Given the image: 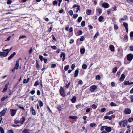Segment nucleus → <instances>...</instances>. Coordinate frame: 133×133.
Returning <instances> with one entry per match:
<instances>
[{
  "instance_id": "nucleus-1",
  "label": "nucleus",
  "mask_w": 133,
  "mask_h": 133,
  "mask_svg": "<svg viewBox=\"0 0 133 133\" xmlns=\"http://www.w3.org/2000/svg\"><path fill=\"white\" fill-rule=\"evenodd\" d=\"M119 124L122 127H124L127 125V121L124 120L123 121H121L119 122Z\"/></svg>"
},
{
  "instance_id": "nucleus-2",
  "label": "nucleus",
  "mask_w": 133,
  "mask_h": 133,
  "mask_svg": "<svg viewBox=\"0 0 133 133\" xmlns=\"http://www.w3.org/2000/svg\"><path fill=\"white\" fill-rule=\"evenodd\" d=\"M5 51L3 52L0 51V56L2 57H6L9 53V51H7V52Z\"/></svg>"
},
{
  "instance_id": "nucleus-3",
  "label": "nucleus",
  "mask_w": 133,
  "mask_h": 133,
  "mask_svg": "<svg viewBox=\"0 0 133 133\" xmlns=\"http://www.w3.org/2000/svg\"><path fill=\"white\" fill-rule=\"evenodd\" d=\"M61 96L63 97L65 96V94L64 92L63 89L61 87L59 90Z\"/></svg>"
},
{
  "instance_id": "nucleus-4",
  "label": "nucleus",
  "mask_w": 133,
  "mask_h": 133,
  "mask_svg": "<svg viewBox=\"0 0 133 133\" xmlns=\"http://www.w3.org/2000/svg\"><path fill=\"white\" fill-rule=\"evenodd\" d=\"M97 88V87L95 85H92L90 86L89 90L91 92H93Z\"/></svg>"
},
{
  "instance_id": "nucleus-5",
  "label": "nucleus",
  "mask_w": 133,
  "mask_h": 133,
  "mask_svg": "<svg viewBox=\"0 0 133 133\" xmlns=\"http://www.w3.org/2000/svg\"><path fill=\"white\" fill-rule=\"evenodd\" d=\"M133 58V55L131 54H130L127 55V59L128 61H131Z\"/></svg>"
},
{
  "instance_id": "nucleus-6",
  "label": "nucleus",
  "mask_w": 133,
  "mask_h": 133,
  "mask_svg": "<svg viewBox=\"0 0 133 133\" xmlns=\"http://www.w3.org/2000/svg\"><path fill=\"white\" fill-rule=\"evenodd\" d=\"M17 110H14L13 109H10V111L11 112V115L12 116H14L16 114Z\"/></svg>"
},
{
  "instance_id": "nucleus-7",
  "label": "nucleus",
  "mask_w": 133,
  "mask_h": 133,
  "mask_svg": "<svg viewBox=\"0 0 133 133\" xmlns=\"http://www.w3.org/2000/svg\"><path fill=\"white\" fill-rule=\"evenodd\" d=\"M131 110L128 108L125 109L124 111V112L126 114H129L131 112Z\"/></svg>"
},
{
  "instance_id": "nucleus-8",
  "label": "nucleus",
  "mask_w": 133,
  "mask_h": 133,
  "mask_svg": "<svg viewBox=\"0 0 133 133\" xmlns=\"http://www.w3.org/2000/svg\"><path fill=\"white\" fill-rule=\"evenodd\" d=\"M7 110L6 108L4 109L0 112V115L1 116H3L5 115Z\"/></svg>"
},
{
  "instance_id": "nucleus-9",
  "label": "nucleus",
  "mask_w": 133,
  "mask_h": 133,
  "mask_svg": "<svg viewBox=\"0 0 133 133\" xmlns=\"http://www.w3.org/2000/svg\"><path fill=\"white\" fill-rule=\"evenodd\" d=\"M109 6V5L107 3H104L102 5V6L106 8H108Z\"/></svg>"
},
{
  "instance_id": "nucleus-10",
  "label": "nucleus",
  "mask_w": 133,
  "mask_h": 133,
  "mask_svg": "<svg viewBox=\"0 0 133 133\" xmlns=\"http://www.w3.org/2000/svg\"><path fill=\"white\" fill-rule=\"evenodd\" d=\"M16 53L15 52H13L8 58V59L9 60H10L16 55Z\"/></svg>"
},
{
  "instance_id": "nucleus-11",
  "label": "nucleus",
  "mask_w": 133,
  "mask_h": 133,
  "mask_svg": "<svg viewBox=\"0 0 133 133\" xmlns=\"http://www.w3.org/2000/svg\"><path fill=\"white\" fill-rule=\"evenodd\" d=\"M25 117L23 116H22V118L20 119L19 123L21 124H23L25 121Z\"/></svg>"
},
{
  "instance_id": "nucleus-12",
  "label": "nucleus",
  "mask_w": 133,
  "mask_h": 133,
  "mask_svg": "<svg viewBox=\"0 0 133 133\" xmlns=\"http://www.w3.org/2000/svg\"><path fill=\"white\" fill-rule=\"evenodd\" d=\"M19 66V60H17L16 62V63L15 67H14L16 69H18Z\"/></svg>"
},
{
  "instance_id": "nucleus-13",
  "label": "nucleus",
  "mask_w": 133,
  "mask_h": 133,
  "mask_svg": "<svg viewBox=\"0 0 133 133\" xmlns=\"http://www.w3.org/2000/svg\"><path fill=\"white\" fill-rule=\"evenodd\" d=\"M30 110L31 111L32 114L33 115H36L35 110L33 108H30Z\"/></svg>"
},
{
  "instance_id": "nucleus-14",
  "label": "nucleus",
  "mask_w": 133,
  "mask_h": 133,
  "mask_svg": "<svg viewBox=\"0 0 133 133\" xmlns=\"http://www.w3.org/2000/svg\"><path fill=\"white\" fill-rule=\"evenodd\" d=\"M125 78V76L124 74H122L121 75V77L119 78L120 81H123Z\"/></svg>"
},
{
  "instance_id": "nucleus-15",
  "label": "nucleus",
  "mask_w": 133,
  "mask_h": 133,
  "mask_svg": "<svg viewBox=\"0 0 133 133\" xmlns=\"http://www.w3.org/2000/svg\"><path fill=\"white\" fill-rule=\"evenodd\" d=\"M127 18H128L127 16L126 15L125 16L123 17V18H121L120 19L119 22H122V21H121L122 20H124L126 19Z\"/></svg>"
},
{
  "instance_id": "nucleus-16",
  "label": "nucleus",
  "mask_w": 133,
  "mask_h": 133,
  "mask_svg": "<svg viewBox=\"0 0 133 133\" xmlns=\"http://www.w3.org/2000/svg\"><path fill=\"white\" fill-rule=\"evenodd\" d=\"M79 72V70L78 69H77L75 71V73L74 74V76L75 77H77L78 74Z\"/></svg>"
},
{
  "instance_id": "nucleus-17",
  "label": "nucleus",
  "mask_w": 133,
  "mask_h": 133,
  "mask_svg": "<svg viewBox=\"0 0 133 133\" xmlns=\"http://www.w3.org/2000/svg\"><path fill=\"white\" fill-rule=\"evenodd\" d=\"M105 130L108 132H110L111 131V129L110 127H106Z\"/></svg>"
},
{
  "instance_id": "nucleus-18",
  "label": "nucleus",
  "mask_w": 133,
  "mask_h": 133,
  "mask_svg": "<svg viewBox=\"0 0 133 133\" xmlns=\"http://www.w3.org/2000/svg\"><path fill=\"white\" fill-rule=\"evenodd\" d=\"M104 118L106 119H108L109 120H111L112 119V117L111 116H105L104 117Z\"/></svg>"
},
{
  "instance_id": "nucleus-19",
  "label": "nucleus",
  "mask_w": 133,
  "mask_h": 133,
  "mask_svg": "<svg viewBox=\"0 0 133 133\" xmlns=\"http://www.w3.org/2000/svg\"><path fill=\"white\" fill-rule=\"evenodd\" d=\"M109 48L110 50L112 51H113L114 50V46L113 45H111L110 46Z\"/></svg>"
},
{
  "instance_id": "nucleus-20",
  "label": "nucleus",
  "mask_w": 133,
  "mask_h": 133,
  "mask_svg": "<svg viewBox=\"0 0 133 133\" xmlns=\"http://www.w3.org/2000/svg\"><path fill=\"white\" fill-rule=\"evenodd\" d=\"M86 12L87 15H89L91 14V11L90 10H87Z\"/></svg>"
},
{
  "instance_id": "nucleus-21",
  "label": "nucleus",
  "mask_w": 133,
  "mask_h": 133,
  "mask_svg": "<svg viewBox=\"0 0 133 133\" xmlns=\"http://www.w3.org/2000/svg\"><path fill=\"white\" fill-rule=\"evenodd\" d=\"M76 100V97L75 96H74L71 99V101L72 103H74L75 102Z\"/></svg>"
},
{
  "instance_id": "nucleus-22",
  "label": "nucleus",
  "mask_w": 133,
  "mask_h": 133,
  "mask_svg": "<svg viewBox=\"0 0 133 133\" xmlns=\"http://www.w3.org/2000/svg\"><path fill=\"white\" fill-rule=\"evenodd\" d=\"M80 52L82 54H84L85 52V49L83 48H81L80 50Z\"/></svg>"
},
{
  "instance_id": "nucleus-23",
  "label": "nucleus",
  "mask_w": 133,
  "mask_h": 133,
  "mask_svg": "<svg viewBox=\"0 0 133 133\" xmlns=\"http://www.w3.org/2000/svg\"><path fill=\"white\" fill-rule=\"evenodd\" d=\"M8 96H5L1 99V101L2 102L4 101L5 99H6L8 98Z\"/></svg>"
},
{
  "instance_id": "nucleus-24",
  "label": "nucleus",
  "mask_w": 133,
  "mask_h": 133,
  "mask_svg": "<svg viewBox=\"0 0 133 133\" xmlns=\"http://www.w3.org/2000/svg\"><path fill=\"white\" fill-rule=\"evenodd\" d=\"M69 118L72 119H75L77 118V117L76 116H71L69 117Z\"/></svg>"
},
{
  "instance_id": "nucleus-25",
  "label": "nucleus",
  "mask_w": 133,
  "mask_h": 133,
  "mask_svg": "<svg viewBox=\"0 0 133 133\" xmlns=\"http://www.w3.org/2000/svg\"><path fill=\"white\" fill-rule=\"evenodd\" d=\"M38 103L39 104V105L40 107H42L43 106V103L41 101H38Z\"/></svg>"
},
{
  "instance_id": "nucleus-26",
  "label": "nucleus",
  "mask_w": 133,
  "mask_h": 133,
  "mask_svg": "<svg viewBox=\"0 0 133 133\" xmlns=\"http://www.w3.org/2000/svg\"><path fill=\"white\" fill-rule=\"evenodd\" d=\"M104 19L103 17L102 16H100L99 18V22H101Z\"/></svg>"
},
{
  "instance_id": "nucleus-27",
  "label": "nucleus",
  "mask_w": 133,
  "mask_h": 133,
  "mask_svg": "<svg viewBox=\"0 0 133 133\" xmlns=\"http://www.w3.org/2000/svg\"><path fill=\"white\" fill-rule=\"evenodd\" d=\"M117 67H115L113 69L112 72L113 73H115L117 71Z\"/></svg>"
},
{
  "instance_id": "nucleus-28",
  "label": "nucleus",
  "mask_w": 133,
  "mask_h": 133,
  "mask_svg": "<svg viewBox=\"0 0 133 133\" xmlns=\"http://www.w3.org/2000/svg\"><path fill=\"white\" fill-rule=\"evenodd\" d=\"M124 82V84L125 85H130V83L129 82V81H125Z\"/></svg>"
},
{
  "instance_id": "nucleus-29",
  "label": "nucleus",
  "mask_w": 133,
  "mask_h": 133,
  "mask_svg": "<svg viewBox=\"0 0 133 133\" xmlns=\"http://www.w3.org/2000/svg\"><path fill=\"white\" fill-rule=\"evenodd\" d=\"M123 25L125 27V28H128V24L125 22H124L123 23Z\"/></svg>"
},
{
  "instance_id": "nucleus-30",
  "label": "nucleus",
  "mask_w": 133,
  "mask_h": 133,
  "mask_svg": "<svg viewBox=\"0 0 133 133\" xmlns=\"http://www.w3.org/2000/svg\"><path fill=\"white\" fill-rule=\"evenodd\" d=\"M82 68L83 69H86L87 67V66L86 64H83L82 66Z\"/></svg>"
},
{
  "instance_id": "nucleus-31",
  "label": "nucleus",
  "mask_w": 133,
  "mask_h": 133,
  "mask_svg": "<svg viewBox=\"0 0 133 133\" xmlns=\"http://www.w3.org/2000/svg\"><path fill=\"white\" fill-rule=\"evenodd\" d=\"M56 108L57 109H58L59 111L61 110L62 109L61 106L60 105H57L56 107Z\"/></svg>"
},
{
  "instance_id": "nucleus-32",
  "label": "nucleus",
  "mask_w": 133,
  "mask_h": 133,
  "mask_svg": "<svg viewBox=\"0 0 133 133\" xmlns=\"http://www.w3.org/2000/svg\"><path fill=\"white\" fill-rule=\"evenodd\" d=\"M91 107L92 108L94 109H95L97 107V105H96L95 104H93L91 105Z\"/></svg>"
},
{
  "instance_id": "nucleus-33",
  "label": "nucleus",
  "mask_w": 133,
  "mask_h": 133,
  "mask_svg": "<svg viewBox=\"0 0 133 133\" xmlns=\"http://www.w3.org/2000/svg\"><path fill=\"white\" fill-rule=\"evenodd\" d=\"M69 65H67L65 66L64 68V70L65 71H67L69 69Z\"/></svg>"
},
{
  "instance_id": "nucleus-34",
  "label": "nucleus",
  "mask_w": 133,
  "mask_h": 133,
  "mask_svg": "<svg viewBox=\"0 0 133 133\" xmlns=\"http://www.w3.org/2000/svg\"><path fill=\"white\" fill-rule=\"evenodd\" d=\"M0 131L1 133H4V131L3 129L1 127H0Z\"/></svg>"
},
{
  "instance_id": "nucleus-35",
  "label": "nucleus",
  "mask_w": 133,
  "mask_h": 133,
  "mask_svg": "<svg viewBox=\"0 0 133 133\" xmlns=\"http://www.w3.org/2000/svg\"><path fill=\"white\" fill-rule=\"evenodd\" d=\"M96 125V124L95 123H91L90 124V126L91 127H93L95 126Z\"/></svg>"
},
{
  "instance_id": "nucleus-36",
  "label": "nucleus",
  "mask_w": 133,
  "mask_h": 133,
  "mask_svg": "<svg viewBox=\"0 0 133 133\" xmlns=\"http://www.w3.org/2000/svg\"><path fill=\"white\" fill-rule=\"evenodd\" d=\"M82 17H79L78 19V21L79 22H80L82 19Z\"/></svg>"
},
{
  "instance_id": "nucleus-37",
  "label": "nucleus",
  "mask_w": 133,
  "mask_h": 133,
  "mask_svg": "<svg viewBox=\"0 0 133 133\" xmlns=\"http://www.w3.org/2000/svg\"><path fill=\"white\" fill-rule=\"evenodd\" d=\"M124 39L126 42H127L128 40V37L127 35H125L124 37Z\"/></svg>"
},
{
  "instance_id": "nucleus-38",
  "label": "nucleus",
  "mask_w": 133,
  "mask_h": 133,
  "mask_svg": "<svg viewBox=\"0 0 133 133\" xmlns=\"http://www.w3.org/2000/svg\"><path fill=\"white\" fill-rule=\"evenodd\" d=\"M83 32L81 30H79L77 32L78 34V35H81L82 34Z\"/></svg>"
},
{
  "instance_id": "nucleus-39",
  "label": "nucleus",
  "mask_w": 133,
  "mask_h": 133,
  "mask_svg": "<svg viewBox=\"0 0 133 133\" xmlns=\"http://www.w3.org/2000/svg\"><path fill=\"white\" fill-rule=\"evenodd\" d=\"M26 37V36L25 35H22L20 36L19 38V39H20L21 38H25Z\"/></svg>"
},
{
  "instance_id": "nucleus-40",
  "label": "nucleus",
  "mask_w": 133,
  "mask_h": 133,
  "mask_svg": "<svg viewBox=\"0 0 133 133\" xmlns=\"http://www.w3.org/2000/svg\"><path fill=\"white\" fill-rule=\"evenodd\" d=\"M85 21H82L81 24V25L83 27L85 25Z\"/></svg>"
},
{
  "instance_id": "nucleus-41",
  "label": "nucleus",
  "mask_w": 133,
  "mask_h": 133,
  "mask_svg": "<svg viewBox=\"0 0 133 133\" xmlns=\"http://www.w3.org/2000/svg\"><path fill=\"white\" fill-rule=\"evenodd\" d=\"M39 58L42 62V61L43 59H44V58L42 55H39Z\"/></svg>"
},
{
  "instance_id": "nucleus-42",
  "label": "nucleus",
  "mask_w": 133,
  "mask_h": 133,
  "mask_svg": "<svg viewBox=\"0 0 133 133\" xmlns=\"http://www.w3.org/2000/svg\"><path fill=\"white\" fill-rule=\"evenodd\" d=\"M12 47H11V48H10V49H6V50H3V51H11L12 50Z\"/></svg>"
},
{
  "instance_id": "nucleus-43",
  "label": "nucleus",
  "mask_w": 133,
  "mask_h": 133,
  "mask_svg": "<svg viewBox=\"0 0 133 133\" xmlns=\"http://www.w3.org/2000/svg\"><path fill=\"white\" fill-rule=\"evenodd\" d=\"M110 105L111 106H116V105L114 102H112L110 103Z\"/></svg>"
},
{
  "instance_id": "nucleus-44",
  "label": "nucleus",
  "mask_w": 133,
  "mask_h": 133,
  "mask_svg": "<svg viewBox=\"0 0 133 133\" xmlns=\"http://www.w3.org/2000/svg\"><path fill=\"white\" fill-rule=\"evenodd\" d=\"M99 34V33L98 32H97L96 34H95L94 37V38H96L97 37V36H98Z\"/></svg>"
},
{
  "instance_id": "nucleus-45",
  "label": "nucleus",
  "mask_w": 133,
  "mask_h": 133,
  "mask_svg": "<svg viewBox=\"0 0 133 133\" xmlns=\"http://www.w3.org/2000/svg\"><path fill=\"white\" fill-rule=\"evenodd\" d=\"M96 79L97 80H99L101 78L100 76L99 75H97L96 76Z\"/></svg>"
},
{
  "instance_id": "nucleus-46",
  "label": "nucleus",
  "mask_w": 133,
  "mask_h": 133,
  "mask_svg": "<svg viewBox=\"0 0 133 133\" xmlns=\"http://www.w3.org/2000/svg\"><path fill=\"white\" fill-rule=\"evenodd\" d=\"M106 110V109L105 108H103L101 109L100 111L101 112H104Z\"/></svg>"
},
{
  "instance_id": "nucleus-47",
  "label": "nucleus",
  "mask_w": 133,
  "mask_h": 133,
  "mask_svg": "<svg viewBox=\"0 0 133 133\" xmlns=\"http://www.w3.org/2000/svg\"><path fill=\"white\" fill-rule=\"evenodd\" d=\"M39 83H38V81H36L35 82V84H34V86H37L38 84H39Z\"/></svg>"
},
{
  "instance_id": "nucleus-48",
  "label": "nucleus",
  "mask_w": 133,
  "mask_h": 133,
  "mask_svg": "<svg viewBox=\"0 0 133 133\" xmlns=\"http://www.w3.org/2000/svg\"><path fill=\"white\" fill-rule=\"evenodd\" d=\"M75 67V65L74 64H72L71 66V68L72 69V70H73Z\"/></svg>"
},
{
  "instance_id": "nucleus-49",
  "label": "nucleus",
  "mask_w": 133,
  "mask_h": 133,
  "mask_svg": "<svg viewBox=\"0 0 133 133\" xmlns=\"http://www.w3.org/2000/svg\"><path fill=\"white\" fill-rule=\"evenodd\" d=\"M51 47L54 50H56L57 49L56 47L55 46H51Z\"/></svg>"
},
{
  "instance_id": "nucleus-50",
  "label": "nucleus",
  "mask_w": 133,
  "mask_h": 133,
  "mask_svg": "<svg viewBox=\"0 0 133 133\" xmlns=\"http://www.w3.org/2000/svg\"><path fill=\"white\" fill-rule=\"evenodd\" d=\"M113 113L112 111H110L106 113V114L107 115H109L111 114H113Z\"/></svg>"
},
{
  "instance_id": "nucleus-51",
  "label": "nucleus",
  "mask_w": 133,
  "mask_h": 133,
  "mask_svg": "<svg viewBox=\"0 0 133 133\" xmlns=\"http://www.w3.org/2000/svg\"><path fill=\"white\" fill-rule=\"evenodd\" d=\"M129 121L130 122L133 121V118L131 117L128 119Z\"/></svg>"
},
{
  "instance_id": "nucleus-52",
  "label": "nucleus",
  "mask_w": 133,
  "mask_h": 133,
  "mask_svg": "<svg viewBox=\"0 0 133 133\" xmlns=\"http://www.w3.org/2000/svg\"><path fill=\"white\" fill-rule=\"evenodd\" d=\"M130 98L131 99V102H133V95L130 96Z\"/></svg>"
},
{
  "instance_id": "nucleus-53",
  "label": "nucleus",
  "mask_w": 133,
  "mask_h": 133,
  "mask_svg": "<svg viewBox=\"0 0 133 133\" xmlns=\"http://www.w3.org/2000/svg\"><path fill=\"white\" fill-rule=\"evenodd\" d=\"M69 14L71 16H72L73 14V12L72 10H71L69 11Z\"/></svg>"
},
{
  "instance_id": "nucleus-54",
  "label": "nucleus",
  "mask_w": 133,
  "mask_h": 133,
  "mask_svg": "<svg viewBox=\"0 0 133 133\" xmlns=\"http://www.w3.org/2000/svg\"><path fill=\"white\" fill-rule=\"evenodd\" d=\"M114 28L116 30H117L118 28V26L116 24H114Z\"/></svg>"
},
{
  "instance_id": "nucleus-55",
  "label": "nucleus",
  "mask_w": 133,
  "mask_h": 133,
  "mask_svg": "<svg viewBox=\"0 0 133 133\" xmlns=\"http://www.w3.org/2000/svg\"><path fill=\"white\" fill-rule=\"evenodd\" d=\"M35 91L34 90H33L30 91V93H31L32 95H33L35 93Z\"/></svg>"
},
{
  "instance_id": "nucleus-56",
  "label": "nucleus",
  "mask_w": 133,
  "mask_h": 133,
  "mask_svg": "<svg viewBox=\"0 0 133 133\" xmlns=\"http://www.w3.org/2000/svg\"><path fill=\"white\" fill-rule=\"evenodd\" d=\"M84 38L83 36H82L80 39V40L81 41H83L84 40Z\"/></svg>"
},
{
  "instance_id": "nucleus-57",
  "label": "nucleus",
  "mask_w": 133,
  "mask_h": 133,
  "mask_svg": "<svg viewBox=\"0 0 133 133\" xmlns=\"http://www.w3.org/2000/svg\"><path fill=\"white\" fill-rule=\"evenodd\" d=\"M106 127H107L106 126H103L102 127L101 129V131L103 130H104V129L105 128H106Z\"/></svg>"
},
{
  "instance_id": "nucleus-58",
  "label": "nucleus",
  "mask_w": 133,
  "mask_h": 133,
  "mask_svg": "<svg viewBox=\"0 0 133 133\" xmlns=\"http://www.w3.org/2000/svg\"><path fill=\"white\" fill-rule=\"evenodd\" d=\"M78 15L77 14H74L73 15V18L75 19H76L78 16Z\"/></svg>"
},
{
  "instance_id": "nucleus-59",
  "label": "nucleus",
  "mask_w": 133,
  "mask_h": 133,
  "mask_svg": "<svg viewBox=\"0 0 133 133\" xmlns=\"http://www.w3.org/2000/svg\"><path fill=\"white\" fill-rule=\"evenodd\" d=\"M11 36H9L7 38V39L5 40V41H9L10 39L11 38Z\"/></svg>"
},
{
  "instance_id": "nucleus-60",
  "label": "nucleus",
  "mask_w": 133,
  "mask_h": 133,
  "mask_svg": "<svg viewBox=\"0 0 133 133\" xmlns=\"http://www.w3.org/2000/svg\"><path fill=\"white\" fill-rule=\"evenodd\" d=\"M14 122L16 124H17L18 123H19V121L18 120L15 119L14 120Z\"/></svg>"
},
{
  "instance_id": "nucleus-61",
  "label": "nucleus",
  "mask_w": 133,
  "mask_h": 133,
  "mask_svg": "<svg viewBox=\"0 0 133 133\" xmlns=\"http://www.w3.org/2000/svg\"><path fill=\"white\" fill-rule=\"evenodd\" d=\"M64 55H65V53L64 52H62L61 54L60 57H62V56L63 57Z\"/></svg>"
},
{
  "instance_id": "nucleus-62",
  "label": "nucleus",
  "mask_w": 133,
  "mask_h": 133,
  "mask_svg": "<svg viewBox=\"0 0 133 133\" xmlns=\"http://www.w3.org/2000/svg\"><path fill=\"white\" fill-rule=\"evenodd\" d=\"M83 82L81 80L79 81L78 82V84H82Z\"/></svg>"
},
{
  "instance_id": "nucleus-63",
  "label": "nucleus",
  "mask_w": 133,
  "mask_h": 133,
  "mask_svg": "<svg viewBox=\"0 0 133 133\" xmlns=\"http://www.w3.org/2000/svg\"><path fill=\"white\" fill-rule=\"evenodd\" d=\"M130 36L131 37L133 36V32L131 31L130 32Z\"/></svg>"
},
{
  "instance_id": "nucleus-64",
  "label": "nucleus",
  "mask_w": 133,
  "mask_h": 133,
  "mask_svg": "<svg viewBox=\"0 0 133 133\" xmlns=\"http://www.w3.org/2000/svg\"><path fill=\"white\" fill-rule=\"evenodd\" d=\"M130 50L131 51H133V46H130Z\"/></svg>"
}]
</instances>
